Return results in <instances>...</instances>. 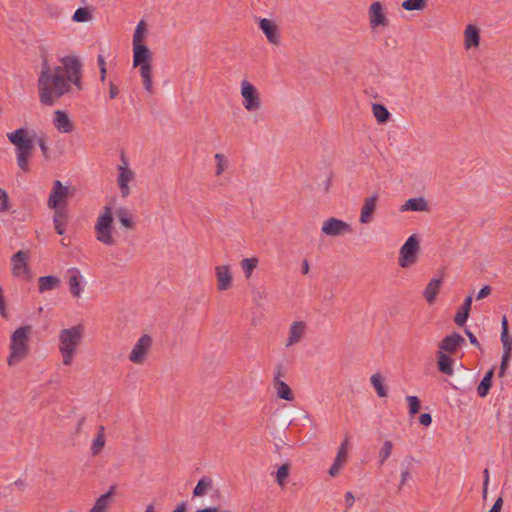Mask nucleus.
<instances>
[{
  "instance_id": "1",
  "label": "nucleus",
  "mask_w": 512,
  "mask_h": 512,
  "mask_svg": "<svg viewBox=\"0 0 512 512\" xmlns=\"http://www.w3.org/2000/svg\"><path fill=\"white\" fill-rule=\"evenodd\" d=\"M62 66L50 67L44 59L38 78V92L40 102L46 106H52L64 94L68 93L71 84L78 90H82L81 73L82 63L76 56H64L61 58Z\"/></svg>"
},
{
  "instance_id": "2",
  "label": "nucleus",
  "mask_w": 512,
  "mask_h": 512,
  "mask_svg": "<svg viewBox=\"0 0 512 512\" xmlns=\"http://www.w3.org/2000/svg\"><path fill=\"white\" fill-rule=\"evenodd\" d=\"M8 140L16 146V161L18 167L25 173L29 172V159L34 148L33 140L26 128H19L7 133Z\"/></svg>"
},
{
  "instance_id": "3",
  "label": "nucleus",
  "mask_w": 512,
  "mask_h": 512,
  "mask_svg": "<svg viewBox=\"0 0 512 512\" xmlns=\"http://www.w3.org/2000/svg\"><path fill=\"white\" fill-rule=\"evenodd\" d=\"M30 326H22L17 328L11 335L10 355L8 357V365L15 366L28 355V340Z\"/></svg>"
},
{
  "instance_id": "4",
  "label": "nucleus",
  "mask_w": 512,
  "mask_h": 512,
  "mask_svg": "<svg viewBox=\"0 0 512 512\" xmlns=\"http://www.w3.org/2000/svg\"><path fill=\"white\" fill-rule=\"evenodd\" d=\"M133 64L139 67L143 85L148 93H153L151 52L146 45L133 44Z\"/></svg>"
},
{
  "instance_id": "5",
  "label": "nucleus",
  "mask_w": 512,
  "mask_h": 512,
  "mask_svg": "<svg viewBox=\"0 0 512 512\" xmlns=\"http://www.w3.org/2000/svg\"><path fill=\"white\" fill-rule=\"evenodd\" d=\"M81 338L82 327L80 325L61 330L59 335V350L63 356L64 365L68 366L72 363L73 355L77 346L80 344Z\"/></svg>"
},
{
  "instance_id": "6",
  "label": "nucleus",
  "mask_w": 512,
  "mask_h": 512,
  "mask_svg": "<svg viewBox=\"0 0 512 512\" xmlns=\"http://www.w3.org/2000/svg\"><path fill=\"white\" fill-rule=\"evenodd\" d=\"M112 209L109 206L104 208V212L98 216L95 230L97 233V240L105 245H113L115 240L112 236Z\"/></svg>"
},
{
  "instance_id": "7",
  "label": "nucleus",
  "mask_w": 512,
  "mask_h": 512,
  "mask_svg": "<svg viewBox=\"0 0 512 512\" xmlns=\"http://www.w3.org/2000/svg\"><path fill=\"white\" fill-rule=\"evenodd\" d=\"M30 252L28 250H20L11 257L12 275L16 278L29 280L31 271L28 266Z\"/></svg>"
},
{
  "instance_id": "8",
  "label": "nucleus",
  "mask_w": 512,
  "mask_h": 512,
  "mask_svg": "<svg viewBox=\"0 0 512 512\" xmlns=\"http://www.w3.org/2000/svg\"><path fill=\"white\" fill-rule=\"evenodd\" d=\"M69 196V188L64 186L60 180L53 182L47 205L50 209H65Z\"/></svg>"
},
{
  "instance_id": "9",
  "label": "nucleus",
  "mask_w": 512,
  "mask_h": 512,
  "mask_svg": "<svg viewBox=\"0 0 512 512\" xmlns=\"http://www.w3.org/2000/svg\"><path fill=\"white\" fill-rule=\"evenodd\" d=\"M419 241L415 235H411L400 249L399 265L406 268L417 260Z\"/></svg>"
},
{
  "instance_id": "10",
  "label": "nucleus",
  "mask_w": 512,
  "mask_h": 512,
  "mask_svg": "<svg viewBox=\"0 0 512 512\" xmlns=\"http://www.w3.org/2000/svg\"><path fill=\"white\" fill-rule=\"evenodd\" d=\"M241 95L243 97V106L246 110L255 111L260 108L261 101L253 84L243 81L241 84Z\"/></svg>"
},
{
  "instance_id": "11",
  "label": "nucleus",
  "mask_w": 512,
  "mask_h": 512,
  "mask_svg": "<svg viewBox=\"0 0 512 512\" xmlns=\"http://www.w3.org/2000/svg\"><path fill=\"white\" fill-rule=\"evenodd\" d=\"M151 346L152 338L147 334L142 335L133 346L129 360L135 364H142Z\"/></svg>"
},
{
  "instance_id": "12",
  "label": "nucleus",
  "mask_w": 512,
  "mask_h": 512,
  "mask_svg": "<svg viewBox=\"0 0 512 512\" xmlns=\"http://www.w3.org/2000/svg\"><path fill=\"white\" fill-rule=\"evenodd\" d=\"M321 230L327 236H341L351 232V227L345 221L331 217L323 222Z\"/></svg>"
},
{
  "instance_id": "13",
  "label": "nucleus",
  "mask_w": 512,
  "mask_h": 512,
  "mask_svg": "<svg viewBox=\"0 0 512 512\" xmlns=\"http://www.w3.org/2000/svg\"><path fill=\"white\" fill-rule=\"evenodd\" d=\"M465 344V339L457 332H453L450 335L445 336L440 344L439 351H443L444 353L453 354L456 350Z\"/></svg>"
},
{
  "instance_id": "14",
  "label": "nucleus",
  "mask_w": 512,
  "mask_h": 512,
  "mask_svg": "<svg viewBox=\"0 0 512 512\" xmlns=\"http://www.w3.org/2000/svg\"><path fill=\"white\" fill-rule=\"evenodd\" d=\"M378 195L374 194L364 199L363 206L361 208L359 222L361 224H368L373 220V215L376 210V203Z\"/></svg>"
},
{
  "instance_id": "15",
  "label": "nucleus",
  "mask_w": 512,
  "mask_h": 512,
  "mask_svg": "<svg viewBox=\"0 0 512 512\" xmlns=\"http://www.w3.org/2000/svg\"><path fill=\"white\" fill-rule=\"evenodd\" d=\"M54 127L61 133H70L73 130V123L68 114L63 110H56L53 117Z\"/></svg>"
},
{
  "instance_id": "16",
  "label": "nucleus",
  "mask_w": 512,
  "mask_h": 512,
  "mask_svg": "<svg viewBox=\"0 0 512 512\" xmlns=\"http://www.w3.org/2000/svg\"><path fill=\"white\" fill-rule=\"evenodd\" d=\"M259 27L262 30V32L265 34L267 40L272 44H278L279 43V33H278V27L277 25L266 18H262L259 21Z\"/></svg>"
},
{
  "instance_id": "17",
  "label": "nucleus",
  "mask_w": 512,
  "mask_h": 512,
  "mask_svg": "<svg viewBox=\"0 0 512 512\" xmlns=\"http://www.w3.org/2000/svg\"><path fill=\"white\" fill-rule=\"evenodd\" d=\"M370 25L372 28H376L380 25H387V18L383 13V7L380 2H374L369 8Z\"/></svg>"
},
{
  "instance_id": "18",
  "label": "nucleus",
  "mask_w": 512,
  "mask_h": 512,
  "mask_svg": "<svg viewBox=\"0 0 512 512\" xmlns=\"http://www.w3.org/2000/svg\"><path fill=\"white\" fill-rule=\"evenodd\" d=\"M217 288L219 291L227 290L232 284V275L228 265L216 267Z\"/></svg>"
},
{
  "instance_id": "19",
  "label": "nucleus",
  "mask_w": 512,
  "mask_h": 512,
  "mask_svg": "<svg viewBox=\"0 0 512 512\" xmlns=\"http://www.w3.org/2000/svg\"><path fill=\"white\" fill-rule=\"evenodd\" d=\"M306 325L302 321L293 322L289 329V337L286 347H290L298 343L305 334Z\"/></svg>"
},
{
  "instance_id": "20",
  "label": "nucleus",
  "mask_w": 512,
  "mask_h": 512,
  "mask_svg": "<svg viewBox=\"0 0 512 512\" xmlns=\"http://www.w3.org/2000/svg\"><path fill=\"white\" fill-rule=\"evenodd\" d=\"M427 210H428V203L423 197L410 198L400 208L401 212H405V211L424 212Z\"/></svg>"
},
{
  "instance_id": "21",
  "label": "nucleus",
  "mask_w": 512,
  "mask_h": 512,
  "mask_svg": "<svg viewBox=\"0 0 512 512\" xmlns=\"http://www.w3.org/2000/svg\"><path fill=\"white\" fill-rule=\"evenodd\" d=\"M60 284V278L54 275L41 276L38 278V290L40 293L57 289Z\"/></svg>"
},
{
  "instance_id": "22",
  "label": "nucleus",
  "mask_w": 512,
  "mask_h": 512,
  "mask_svg": "<svg viewBox=\"0 0 512 512\" xmlns=\"http://www.w3.org/2000/svg\"><path fill=\"white\" fill-rule=\"evenodd\" d=\"M116 486L112 485L110 489L103 495H101L91 508L90 512H107L109 507L110 499L114 495Z\"/></svg>"
},
{
  "instance_id": "23",
  "label": "nucleus",
  "mask_w": 512,
  "mask_h": 512,
  "mask_svg": "<svg viewBox=\"0 0 512 512\" xmlns=\"http://www.w3.org/2000/svg\"><path fill=\"white\" fill-rule=\"evenodd\" d=\"M53 224L57 234L63 235L65 226L68 221V214L66 209H53Z\"/></svg>"
},
{
  "instance_id": "24",
  "label": "nucleus",
  "mask_w": 512,
  "mask_h": 512,
  "mask_svg": "<svg viewBox=\"0 0 512 512\" xmlns=\"http://www.w3.org/2000/svg\"><path fill=\"white\" fill-rule=\"evenodd\" d=\"M347 445L348 439H345L344 442L341 444L340 448L338 449L337 456L335 458L333 465L329 469V474L333 477L339 473L341 466L346 459Z\"/></svg>"
},
{
  "instance_id": "25",
  "label": "nucleus",
  "mask_w": 512,
  "mask_h": 512,
  "mask_svg": "<svg viewBox=\"0 0 512 512\" xmlns=\"http://www.w3.org/2000/svg\"><path fill=\"white\" fill-rule=\"evenodd\" d=\"M436 356L439 371L446 375H453L454 370L452 358L443 351H438Z\"/></svg>"
},
{
  "instance_id": "26",
  "label": "nucleus",
  "mask_w": 512,
  "mask_h": 512,
  "mask_svg": "<svg viewBox=\"0 0 512 512\" xmlns=\"http://www.w3.org/2000/svg\"><path fill=\"white\" fill-rule=\"evenodd\" d=\"M68 272L70 273L68 281L70 293L74 297H80L82 292V287L80 285L81 274L76 268H72Z\"/></svg>"
},
{
  "instance_id": "27",
  "label": "nucleus",
  "mask_w": 512,
  "mask_h": 512,
  "mask_svg": "<svg viewBox=\"0 0 512 512\" xmlns=\"http://www.w3.org/2000/svg\"><path fill=\"white\" fill-rule=\"evenodd\" d=\"M465 35V48L469 49L471 47H477L479 45L480 36L479 30L476 26L469 24L464 32Z\"/></svg>"
},
{
  "instance_id": "28",
  "label": "nucleus",
  "mask_w": 512,
  "mask_h": 512,
  "mask_svg": "<svg viewBox=\"0 0 512 512\" xmlns=\"http://www.w3.org/2000/svg\"><path fill=\"white\" fill-rule=\"evenodd\" d=\"M471 305H472V296L469 295L465 298L462 306L460 307L459 311L456 313V315L454 317V322L458 326H463L466 323V321L469 317Z\"/></svg>"
},
{
  "instance_id": "29",
  "label": "nucleus",
  "mask_w": 512,
  "mask_h": 512,
  "mask_svg": "<svg viewBox=\"0 0 512 512\" xmlns=\"http://www.w3.org/2000/svg\"><path fill=\"white\" fill-rule=\"evenodd\" d=\"M442 280L440 278H433L426 286L423 296L429 304H432L440 290Z\"/></svg>"
},
{
  "instance_id": "30",
  "label": "nucleus",
  "mask_w": 512,
  "mask_h": 512,
  "mask_svg": "<svg viewBox=\"0 0 512 512\" xmlns=\"http://www.w3.org/2000/svg\"><path fill=\"white\" fill-rule=\"evenodd\" d=\"M495 368L492 367L489 369L483 379L480 381L479 385L477 386V394L479 397L484 398L488 395L490 388L492 387V379L494 376Z\"/></svg>"
},
{
  "instance_id": "31",
  "label": "nucleus",
  "mask_w": 512,
  "mask_h": 512,
  "mask_svg": "<svg viewBox=\"0 0 512 512\" xmlns=\"http://www.w3.org/2000/svg\"><path fill=\"white\" fill-rule=\"evenodd\" d=\"M213 487V481L210 477H202L193 489L194 497L204 496Z\"/></svg>"
},
{
  "instance_id": "32",
  "label": "nucleus",
  "mask_w": 512,
  "mask_h": 512,
  "mask_svg": "<svg viewBox=\"0 0 512 512\" xmlns=\"http://www.w3.org/2000/svg\"><path fill=\"white\" fill-rule=\"evenodd\" d=\"M105 433H104V426H99L97 435L95 439L93 440L92 446H91V454L93 456L98 455L101 450L103 449L105 445Z\"/></svg>"
},
{
  "instance_id": "33",
  "label": "nucleus",
  "mask_w": 512,
  "mask_h": 512,
  "mask_svg": "<svg viewBox=\"0 0 512 512\" xmlns=\"http://www.w3.org/2000/svg\"><path fill=\"white\" fill-rule=\"evenodd\" d=\"M370 381L379 397L383 398L387 396V388L383 384V378L379 373L373 374L370 378Z\"/></svg>"
},
{
  "instance_id": "34",
  "label": "nucleus",
  "mask_w": 512,
  "mask_h": 512,
  "mask_svg": "<svg viewBox=\"0 0 512 512\" xmlns=\"http://www.w3.org/2000/svg\"><path fill=\"white\" fill-rule=\"evenodd\" d=\"M274 387L276 390V394L280 399L287 401L293 400L292 391L284 381L274 384Z\"/></svg>"
},
{
  "instance_id": "35",
  "label": "nucleus",
  "mask_w": 512,
  "mask_h": 512,
  "mask_svg": "<svg viewBox=\"0 0 512 512\" xmlns=\"http://www.w3.org/2000/svg\"><path fill=\"white\" fill-rule=\"evenodd\" d=\"M258 263L259 260L256 257L244 258L241 260L240 265L247 279L251 277L252 272L257 267Z\"/></svg>"
},
{
  "instance_id": "36",
  "label": "nucleus",
  "mask_w": 512,
  "mask_h": 512,
  "mask_svg": "<svg viewBox=\"0 0 512 512\" xmlns=\"http://www.w3.org/2000/svg\"><path fill=\"white\" fill-rule=\"evenodd\" d=\"M116 216L119 220V222L121 223V225H123L124 227L126 228H133L134 226V222L130 216V212L128 211V209L124 208V207H120L116 210Z\"/></svg>"
},
{
  "instance_id": "37",
  "label": "nucleus",
  "mask_w": 512,
  "mask_h": 512,
  "mask_svg": "<svg viewBox=\"0 0 512 512\" xmlns=\"http://www.w3.org/2000/svg\"><path fill=\"white\" fill-rule=\"evenodd\" d=\"M414 459L411 456H408L405 461L402 463V471H401V480L398 486V490H401L403 485L407 482L410 476V468L412 466Z\"/></svg>"
},
{
  "instance_id": "38",
  "label": "nucleus",
  "mask_w": 512,
  "mask_h": 512,
  "mask_svg": "<svg viewBox=\"0 0 512 512\" xmlns=\"http://www.w3.org/2000/svg\"><path fill=\"white\" fill-rule=\"evenodd\" d=\"M372 110L374 117L379 123H385L390 117V113L384 105L374 104Z\"/></svg>"
},
{
  "instance_id": "39",
  "label": "nucleus",
  "mask_w": 512,
  "mask_h": 512,
  "mask_svg": "<svg viewBox=\"0 0 512 512\" xmlns=\"http://www.w3.org/2000/svg\"><path fill=\"white\" fill-rule=\"evenodd\" d=\"M119 176H118V185L128 184L133 180L134 174L133 172L124 166H119Z\"/></svg>"
},
{
  "instance_id": "40",
  "label": "nucleus",
  "mask_w": 512,
  "mask_h": 512,
  "mask_svg": "<svg viewBox=\"0 0 512 512\" xmlns=\"http://www.w3.org/2000/svg\"><path fill=\"white\" fill-rule=\"evenodd\" d=\"M393 444L391 441L386 440L383 443L382 448L379 450L378 458L380 464H384L385 461L390 457L392 453Z\"/></svg>"
},
{
  "instance_id": "41",
  "label": "nucleus",
  "mask_w": 512,
  "mask_h": 512,
  "mask_svg": "<svg viewBox=\"0 0 512 512\" xmlns=\"http://www.w3.org/2000/svg\"><path fill=\"white\" fill-rule=\"evenodd\" d=\"M92 18V15L90 13V11L88 10V8H78L73 16H72V20L75 21V22H87L89 20H91Z\"/></svg>"
},
{
  "instance_id": "42",
  "label": "nucleus",
  "mask_w": 512,
  "mask_h": 512,
  "mask_svg": "<svg viewBox=\"0 0 512 512\" xmlns=\"http://www.w3.org/2000/svg\"><path fill=\"white\" fill-rule=\"evenodd\" d=\"M426 6V0H405L402 8L407 11L422 10Z\"/></svg>"
},
{
  "instance_id": "43",
  "label": "nucleus",
  "mask_w": 512,
  "mask_h": 512,
  "mask_svg": "<svg viewBox=\"0 0 512 512\" xmlns=\"http://www.w3.org/2000/svg\"><path fill=\"white\" fill-rule=\"evenodd\" d=\"M289 465L288 464H283L282 466H280L276 472V480H277V483L280 485V486H283L284 483H285V480L287 479L288 475H289Z\"/></svg>"
},
{
  "instance_id": "44",
  "label": "nucleus",
  "mask_w": 512,
  "mask_h": 512,
  "mask_svg": "<svg viewBox=\"0 0 512 512\" xmlns=\"http://www.w3.org/2000/svg\"><path fill=\"white\" fill-rule=\"evenodd\" d=\"M406 401L409 406L410 415H414L419 412L421 405L420 400L417 396H407Z\"/></svg>"
},
{
  "instance_id": "45",
  "label": "nucleus",
  "mask_w": 512,
  "mask_h": 512,
  "mask_svg": "<svg viewBox=\"0 0 512 512\" xmlns=\"http://www.w3.org/2000/svg\"><path fill=\"white\" fill-rule=\"evenodd\" d=\"M10 208L8 193L0 188V212H6Z\"/></svg>"
},
{
  "instance_id": "46",
  "label": "nucleus",
  "mask_w": 512,
  "mask_h": 512,
  "mask_svg": "<svg viewBox=\"0 0 512 512\" xmlns=\"http://www.w3.org/2000/svg\"><path fill=\"white\" fill-rule=\"evenodd\" d=\"M145 29V23L144 21H140L135 29L134 35H133V44H139L140 41L143 38V32Z\"/></svg>"
},
{
  "instance_id": "47",
  "label": "nucleus",
  "mask_w": 512,
  "mask_h": 512,
  "mask_svg": "<svg viewBox=\"0 0 512 512\" xmlns=\"http://www.w3.org/2000/svg\"><path fill=\"white\" fill-rule=\"evenodd\" d=\"M510 358H511V353L503 352L498 377H500V378L504 377Z\"/></svg>"
},
{
  "instance_id": "48",
  "label": "nucleus",
  "mask_w": 512,
  "mask_h": 512,
  "mask_svg": "<svg viewBox=\"0 0 512 512\" xmlns=\"http://www.w3.org/2000/svg\"><path fill=\"white\" fill-rule=\"evenodd\" d=\"M37 143L40 147V150L42 152V155L43 157L48 160L50 158V153H49V148L46 144V140H45V137L42 135V136H39L37 138Z\"/></svg>"
},
{
  "instance_id": "49",
  "label": "nucleus",
  "mask_w": 512,
  "mask_h": 512,
  "mask_svg": "<svg viewBox=\"0 0 512 512\" xmlns=\"http://www.w3.org/2000/svg\"><path fill=\"white\" fill-rule=\"evenodd\" d=\"M285 369L282 364L278 363L276 364L274 368V377L273 382L274 384L282 382L281 378L285 376Z\"/></svg>"
},
{
  "instance_id": "50",
  "label": "nucleus",
  "mask_w": 512,
  "mask_h": 512,
  "mask_svg": "<svg viewBox=\"0 0 512 512\" xmlns=\"http://www.w3.org/2000/svg\"><path fill=\"white\" fill-rule=\"evenodd\" d=\"M215 160L217 161L216 175L219 176L226 168V163L223 154L216 153Z\"/></svg>"
},
{
  "instance_id": "51",
  "label": "nucleus",
  "mask_w": 512,
  "mask_h": 512,
  "mask_svg": "<svg viewBox=\"0 0 512 512\" xmlns=\"http://www.w3.org/2000/svg\"><path fill=\"white\" fill-rule=\"evenodd\" d=\"M501 342L503 345V352L511 353L512 351V337L509 334H506V337L501 334Z\"/></svg>"
},
{
  "instance_id": "52",
  "label": "nucleus",
  "mask_w": 512,
  "mask_h": 512,
  "mask_svg": "<svg viewBox=\"0 0 512 512\" xmlns=\"http://www.w3.org/2000/svg\"><path fill=\"white\" fill-rule=\"evenodd\" d=\"M491 294V288L488 285H485L483 288L480 289L478 292L476 299L480 300L483 299Z\"/></svg>"
},
{
  "instance_id": "53",
  "label": "nucleus",
  "mask_w": 512,
  "mask_h": 512,
  "mask_svg": "<svg viewBox=\"0 0 512 512\" xmlns=\"http://www.w3.org/2000/svg\"><path fill=\"white\" fill-rule=\"evenodd\" d=\"M419 422L423 426H429L432 423V416L429 413H423L419 417Z\"/></svg>"
},
{
  "instance_id": "54",
  "label": "nucleus",
  "mask_w": 512,
  "mask_h": 512,
  "mask_svg": "<svg viewBox=\"0 0 512 512\" xmlns=\"http://www.w3.org/2000/svg\"><path fill=\"white\" fill-rule=\"evenodd\" d=\"M465 334L468 336L469 341L472 345L477 348H480V343L478 342L476 336L468 329H465Z\"/></svg>"
},
{
  "instance_id": "55",
  "label": "nucleus",
  "mask_w": 512,
  "mask_h": 512,
  "mask_svg": "<svg viewBox=\"0 0 512 512\" xmlns=\"http://www.w3.org/2000/svg\"><path fill=\"white\" fill-rule=\"evenodd\" d=\"M503 499L499 497L488 512H501Z\"/></svg>"
},
{
  "instance_id": "56",
  "label": "nucleus",
  "mask_w": 512,
  "mask_h": 512,
  "mask_svg": "<svg viewBox=\"0 0 512 512\" xmlns=\"http://www.w3.org/2000/svg\"><path fill=\"white\" fill-rule=\"evenodd\" d=\"M118 94H119L118 87L113 82H110V84H109V97L111 99H114V98L117 97Z\"/></svg>"
},
{
  "instance_id": "57",
  "label": "nucleus",
  "mask_w": 512,
  "mask_h": 512,
  "mask_svg": "<svg viewBox=\"0 0 512 512\" xmlns=\"http://www.w3.org/2000/svg\"><path fill=\"white\" fill-rule=\"evenodd\" d=\"M501 334H503L504 337H506V334H509L508 320L505 315L502 317V320H501Z\"/></svg>"
},
{
  "instance_id": "58",
  "label": "nucleus",
  "mask_w": 512,
  "mask_h": 512,
  "mask_svg": "<svg viewBox=\"0 0 512 512\" xmlns=\"http://www.w3.org/2000/svg\"><path fill=\"white\" fill-rule=\"evenodd\" d=\"M187 509H188L187 502L182 501L176 506V508L173 510V512H187Z\"/></svg>"
},
{
  "instance_id": "59",
  "label": "nucleus",
  "mask_w": 512,
  "mask_h": 512,
  "mask_svg": "<svg viewBox=\"0 0 512 512\" xmlns=\"http://www.w3.org/2000/svg\"><path fill=\"white\" fill-rule=\"evenodd\" d=\"M354 501H355V499H354L353 494L351 492H347L345 494V503H346V505L348 507H351L354 504Z\"/></svg>"
},
{
  "instance_id": "60",
  "label": "nucleus",
  "mask_w": 512,
  "mask_h": 512,
  "mask_svg": "<svg viewBox=\"0 0 512 512\" xmlns=\"http://www.w3.org/2000/svg\"><path fill=\"white\" fill-rule=\"evenodd\" d=\"M119 188H120L122 197L125 198L130 194V189H129L128 184L119 185Z\"/></svg>"
},
{
  "instance_id": "61",
  "label": "nucleus",
  "mask_w": 512,
  "mask_h": 512,
  "mask_svg": "<svg viewBox=\"0 0 512 512\" xmlns=\"http://www.w3.org/2000/svg\"><path fill=\"white\" fill-rule=\"evenodd\" d=\"M483 477H484L483 486L488 487V484H489V471H488L487 468L484 469V471H483Z\"/></svg>"
},
{
  "instance_id": "62",
  "label": "nucleus",
  "mask_w": 512,
  "mask_h": 512,
  "mask_svg": "<svg viewBox=\"0 0 512 512\" xmlns=\"http://www.w3.org/2000/svg\"><path fill=\"white\" fill-rule=\"evenodd\" d=\"M309 272V262L308 260L304 259L302 262V273L307 274Z\"/></svg>"
},
{
  "instance_id": "63",
  "label": "nucleus",
  "mask_w": 512,
  "mask_h": 512,
  "mask_svg": "<svg viewBox=\"0 0 512 512\" xmlns=\"http://www.w3.org/2000/svg\"><path fill=\"white\" fill-rule=\"evenodd\" d=\"M218 509L216 507H206L203 509H198L195 512H217Z\"/></svg>"
},
{
  "instance_id": "64",
  "label": "nucleus",
  "mask_w": 512,
  "mask_h": 512,
  "mask_svg": "<svg viewBox=\"0 0 512 512\" xmlns=\"http://www.w3.org/2000/svg\"><path fill=\"white\" fill-rule=\"evenodd\" d=\"M97 62H98L99 68L106 67V62L102 55H98Z\"/></svg>"
}]
</instances>
